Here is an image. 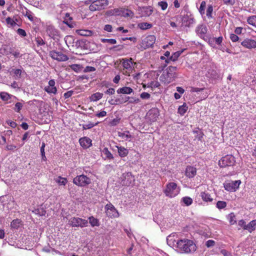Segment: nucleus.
I'll return each instance as SVG.
<instances>
[{
  "label": "nucleus",
  "instance_id": "nucleus-32",
  "mask_svg": "<svg viewBox=\"0 0 256 256\" xmlns=\"http://www.w3.org/2000/svg\"><path fill=\"white\" fill-rule=\"evenodd\" d=\"M247 22L256 28V15H253L248 16L247 18Z\"/></svg>",
  "mask_w": 256,
  "mask_h": 256
},
{
  "label": "nucleus",
  "instance_id": "nucleus-21",
  "mask_svg": "<svg viewBox=\"0 0 256 256\" xmlns=\"http://www.w3.org/2000/svg\"><path fill=\"white\" fill-rule=\"evenodd\" d=\"M184 50H179L174 52L169 58L166 60V63H168L170 60L172 62H175L177 60L178 58L180 56L182 53L184 52Z\"/></svg>",
  "mask_w": 256,
  "mask_h": 256
},
{
  "label": "nucleus",
  "instance_id": "nucleus-36",
  "mask_svg": "<svg viewBox=\"0 0 256 256\" xmlns=\"http://www.w3.org/2000/svg\"><path fill=\"white\" fill-rule=\"evenodd\" d=\"M89 222L91 226L94 227L95 226H99V222L98 219L94 218V216H90L88 218Z\"/></svg>",
  "mask_w": 256,
  "mask_h": 256
},
{
  "label": "nucleus",
  "instance_id": "nucleus-6",
  "mask_svg": "<svg viewBox=\"0 0 256 256\" xmlns=\"http://www.w3.org/2000/svg\"><path fill=\"white\" fill-rule=\"evenodd\" d=\"M235 162L234 156L231 154H228L221 158L218 162V165L221 168H225L234 166Z\"/></svg>",
  "mask_w": 256,
  "mask_h": 256
},
{
  "label": "nucleus",
  "instance_id": "nucleus-1",
  "mask_svg": "<svg viewBox=\"0 0 256 256\" xmlns=\"http://www.w3.org/2000/svg\"><path fill=\"white\" fill-rule=\"evenodd\" d=\"M170 238H171L170 236L167 238L168 244L170 246H176L180 253L192 254L197 249L196 244L191 240L183 238L177 241H172V240H170Z\"/></svg>",
  "mask_w": 256,
  "mask_h": 256
},
{
  "label": "nucleus",
  "instance_id": "nucleus-4",
  "mask_svg": "<svg viewBox=\"0 0 256 256\" xmlns=\"http://www.w3.org/2000/svg\"><path fill=\"white\" fill-rule=\"evenodd\" d=\"M108 4V0H96L91 3L89 6V10L91 12L101 10L104 9Z\"/></svg>",
  "mask_w": 256,
  "mask_h": 256
},
{
  "label": "nucleus",
  "instance_id": "nucleus-38",
  "mask_svg": "<svg viewBox=\"0 0 256 256\" xmlns=\"http://www.w3.org/2000/svg\"><path fill=\"white\" fill-rule=\"evenodd\" d=\"M103 94L100 92H96L92 95L90 100L92 101H97L102 98Z\"/></svg>",
  "mask_w": 256,
  "mask_h": 256
},
{
  "label": "nucleus",
  "instance_id": "nucleus-39",
  "mask_svg": "<svg viewBox=\"0 0 256 256\" xmlns=\"http://www.w3.org/2000/svg\"><path fill=\"white\" fill-rule=\"evenodd\" d=\"M56 181L59 185L61 186H65L68 182L66 178L61 176H58Z\"/></svg>",
  "mask_w": 256,
  "mask_h": 256
},
{
  "label": "nucleus",
  "instance_id": "nucleus-34",
  "mask_svg": "<svg viewBox=\"0 0 256 256\" xmlns=\"http://www.w3.org/2000/svg\"><path fill=\"white\" fill-rule=\"evenodd\" d=\"M137 64L136 62H134L132 58H122V59H120V64Z\"/></svg>",
  "mask_w": 256,
  "mask_h": 256
},
{
  "label": "nucleus",
  "instance_id": "nucleus-23",
  "mask_svg": "<svg viewBox=\"0 0 256 256\" xmlns=\"http://www.w3.org/2000/svg\"><path fill=\"white\" fill-rule=\"evenodd\" d=\"M4 52L6 54H12L15 57H18L20 56V52L18 51H14V49L11 48L10 46H6L4 48Z\"/></svg>",
  "mask_w": 256,
  "mask_h": 256
},
{
  "label": "nucleus",
  "instance_id": "nucleus-44",
  "mask_svg": "<svg viewBox=\"0 0 256 256\" xmlns=\"http://www.w3.org/2000/svg\"><path fill=\"white\" fill-rule=\"evenodd\" d=\"M226 202L224 201L219 200L217 202L216 204V207L219 210L224 208L226 207Z\"/></svg>",
  "mask_w": 256,
  "mask_h": 256
},
{
  "label": "nucleus",
  "instance_id": "nucleus-26",
  "mask_svg": "<svg viewBox=\"0 0 256 256\" xmlns=\"http://www.w3.org/2000/svg\"><path fill=\"white\" fill-rule=\"evenodd\" d=\"M200 196L202 200L206 202H212L213 198L208 192H202L200 193Z\"/></svg>",
  "mask_w": 256,
  "mask_h": 256
},
{
  "label": "nucleus",
  "instance_id": "nucleus-19",
  "mask_svg": "<svg viewBox=\"0 0 256 256\" xmlns=\"http://www.w3.org/2000/svg\"><path fill=\"white\" fill-rule=\"evenodd\" d=\"M156 36L154 35H149L146 38L144 39V42L146 43V47H151L156 42Z\"/></svg>",
  "mask_w": 256,
  "mask_h": 256
},
{
  "label": "nucleus",
  "instance_id": "nucleus-54",
  "mask_svg": "<svg viewBox=\"0 0 256 256\" xmlns=\"http://www.w3.org/2000/svg\"><path fill=\"white\" fill-rule=\"evenodd\" d=\"M36 42L38 46H42L45 44L44 40L40 37L36 38Z\"/></svg>",
  "mask_w": 256,
  "mask_h": 256
},
{
  "label": "nucleus",
  "instance_id": "nucleus-55",
  "mask_svg": "<svg viewBox=\"0 0 256 256\" xmlns=\"http://www.w3.org/2000/svg\"><path fill=\"white\" fill-rule=\"evenodd\" d=\"M158 6H160L162 10H164L168 8V4L166 2L162 1L158 2Z\"/></svg>",
  "mask_w": 256,
  "mask_h": 256
},
{
  "label": "nucleus",
  "instance_id": "nucleus-46",
  "mask_svg": "<svg viewBox=\"0 0 256 256\" xmlns=\"http://www.w3.org/2000/svg\"><path fill=\"white\" fill-rule=\"evenodd\" d=\"M98 124V123L97 122V123L94 124L91 122H88V124H82V128H83V130L90 129V128H93L94 126H95L97 125Z\"/></svg>",
  "mask_w": 256,
  "mask_h": 256
},
{
  "label": "nucleus",
  "instance_id": "nucleus-3",
  "mask_svg": "<svg viewBox=\"0 0 256 256\" xmlns=\"http://www.w3.org/2000/svg\"><path fill=\"white\" fill-rule=\"evenodd\" d=\"M180 192V189L178 187L177 184L175 182H172L166 184L164 192L166 196L174 198L177 196Z\"/></svg>",
  "mask_w": 256,
  "mask_h": 256
},
{
  "label": "nucleus",
  "instance_id": "nucleus-60",
  "mask_svg": "<svg viewBox=\"0 0 256 256\" xmlns=\"http://www.w3.org/2000/svg\"><path fill=\"white\" fill-rule=\"evenodd\" d=\"M17 33L22 36H26V31L22 28H18L17 30Z\"/></svg>",
  "mask_w": 256,
  "mask_h": 256
},
{
  "label": "nucleus",
  "instance_id": "nucleus-13",
  "mask_svg": "<svg viewBox=\"0 0 256 256\" xmlns=\"http://www.w3.org/2000/svg\"><path fill=\"white\" fill-rule=\"evenodd\" d=\"M50 56L52 59L56 60L58 62H64L68 60L67 56L63 54L62 52L52 51L50 52Z\"/></svg>",
  "mask_w": 256,
  "mask_h": 256
},
{
  "label": "nucleus",
  "instance_id": "nucleus-35",
  "mask_svg": "<svg viewBox=\"0 0 256 256\" xmlns=\"http://www.w3.org/2000/svg\"><path fill=\"white\" fill-rule=\"evenodd\" d=\"M181 202L186 206H189L192 204L193 200L192 198L189 196H184L182 198Z\"/></svg>",
  "mask_w": 256,
  "mask_h": 256
},
{
  "label": "nucleus",
  "instance_id": "nucleus-63",
  "mask_svg": "<svg viewBox=\"0 0 256 256\" xmlns=\"http://www.w3.org/2000/svg\"><path fill=\"white\" fill-rule=\"evenodd\" d=\"M104 30L108 32H112V27L110 24H106L104 26Z\"/></svg>",
  "mask_w": 256,
  "mask_h": 256
},
{
  "label": "nucleus",
  "instance_id": "nucleus-49",
  "mask_svg": "<svg viewBox=\"0 0 256 256\" xmlns=\"http://www.w3.org/2000/svg\"><path fill=\"white\" fill-rule=\"evenodd\" d=\"M118 8H114L113 10H108L106 12V14L108 16H118Z\"/></svg>",
  "mask_w": 256,
  "mask_h": 256
},
{
  "label": "nucleus",
  "instance_id": "nucleus-61",
  "mask_svg": "<svg viewBox=\"0 0 256 256\" xmlns=\"http://www.w3.org/2000/svg\"><path fill=\"white\" fill-rule=\"evenodd\" d=\"M140 98L142 99H148L150 98V94L146 92H143L140 94Z\"/></svg>",
  "mask_w": 256,
  "mask_h": 256
},
{
  "label": "nucleus",
  "instance_id": "nucleus-40",
  "mask_svg": "<svg viewBox=\"0 0 256 256\" xmlns=\"http://www.w3.org/2000/svg\"><path fill=\"white\" fill-rule=\"evenodd\" d=\"M118 135L125 140H128L132 138V136L130 134V132L128 131L124 132H119Z\"/></svg>",
  "mask_w": 256,
  "mask_h": 256
},
{
  "label": "nucleus",
  "instance_id": "nucleus-64",
  "mask_svg": "<svg viewBox=\"0 0 256 256\" xmlns=\"http://www.w3.org/2000/svg\"><path fill=\"white\" fill-rule=\"evenodd\" d=\"M214 244L215 242L213 240H208L206 243V245L208 248L214 245Z\"/></svg>",
  "mask_w": 256,
  "mask_h": 256
},
{
  "label": "nucleus",
  "instance_id": "nucleus-17",
  "mask_svg": "<svg viewBox=\"0 0 256 256\" xmlns=\"http://www.w3.org/2000/svg\"><path fill=\"white\" fill-rule=\"evenodd\" d=\"M196 174V169L194 166H188L185 171V175L189 178H194Z\"/></svg>",
  "mask_w": 256,
  "mask_h": 256
},
{
  "label": "nucleus",
  "instance_id": "nucleus-59",
  "mask_svg": "<svg viewBox=\"0 0 256 256\" xmlns=\"http://www.w3.org/2000/svg\"><path fill=\"white\" fill-rule=\"evenodd\" d=\"M238 224L240 226L243 228L244 230H246L247 224H246V222L244 220H239L238 222Z\"/></svg>",
  "mask_w": 256,
  "mask_h": 256
},
{
  "label": "nucleus",
  "instance_id": "nucleus-20",
  "mask_svg": "<svg viewBox=\"0 0 256 256\" xmlns=\"http://www.w3.org/2000/svg\"><path fill=\"white\" fill-rule=\"evenodd\" d=\"M206 26L204 25L198 26L196 30L197 34L201 38L204 37L207 32Z\"/></svg>",
  "mask_w": 256,
  "mask_h": 256
},
{
  "label": "nucleus",
  "instance_id": "nucleus-10",
  "mask_svg": "<svg viewBox=\"0 0 256 256\" xmlns=\"http://www.w3.org/2000/svg\"><path fill=\"white\" fill-rule=\"evenodd\" d=\"M104 209L106 216L109 218H116L120 216L118 211L111 203L107 204Z\"/></svg>",
  "mask_w": 256,
  "mask_h": 256
},
{
  "label": "nucleus",
  "instance_id": "nucleus-24",
  "mask_svg": "<svg viewBox=\"0 0 256 256\" xmlns=\"http://www.w3.org/2000/svg\"><path fill=\"white\" fill-rule=\"evenodd\" d=\"M0 98L4 101H7L8 100L11 99L12 98H13L15 100H18V98L16 96L11 95L6 92H0Z\"/></svg>",
  "mask_w": 256,
  "mask_h": 256
},
{
  "label": "nucleus",
  "instance_id": "nucleus-43",
  "mask_svg": "<svg viewBox=\"0 0 256 256\" xmlns=\"http://www.w3.org/2000/svg\"><path fill=\"white\" fill-rule=\"evenodd\" d=\"M187 110L188 107L186 105L183 104L178 108V113L182 116L186 112Z\"/></svg>",
  "mask_w": 256,
  "mask_h": 256
},
{
  "label": "nucleus",
  "instance_id": "nucleus-41",
  "mask_svg": "<svg viewBox=\"0 0 256 256\" xmlns=\"http://www.w3.org/2000/svg\"><path fill=\"white\" fill-rule=\"evenodd\" d=\"M104 154L106 156V158L108 159L113 158V156L111 152L108 150V148H104L102 150Z\"/></svg>",
  "mask_w": 256,
  "mask_h": 256
},
{
  "label": "nucleus",
  "instance_id": "nucleus-22",
  "mask_svg": "<svg viewBox=\"0 0 256 256\" xmlns=\"http://www.w3.org/2000/svg\"><path fill=\"white\" fill-rule=\"evenodd\" d=\"M183 22L185 23L186 26L189 27L191 24L195 22V20L194 18H190L188 15L184 16L182 19Z\"/></svg>",
  "mask_w": 256,
  "mask_h": 256
},
{
  "label": "nucleus",
  "instance_id": "nucleus-62",
  "mask_svg": "<svg viewBox=\"0 0 256 256\" xmlns=\"http://www.w3.org/2000/svg\"><path fill=\"white\" fill-rule=\"evenodd\" d=\"M73 93V90H69L64 94V96L66 99L68 98L72 95Z\"/></svg>",
  "mask_w": 256,
  "mask_h": 256
},
{
  "label": "nucleus",
  "instance_id": "nucleus-50",
  "mask_svg": "<svg viewBox=\"0 0 256 256\" xmlns=\"http://www.w3.org/2000/svg\"><path fill=\"white\" fill-rule=\"evenodd\" d=\"M23 106V104L22 103L18 102L15 104L14 108V110L15 112H19L21 110Z\"/></svg>",
  "mask_w": 256,
  "mask_h": 256
},
{
  "label": "nucleus",
  "instance_id": "nucleus-9",
  "mask_svg": "<svg viewBox=\"0 0 256 256\" xmlns=\"http://www.w3.org/2000/svg\"><path fill=\"white\" fill-rule=\"evenodd\" d=\"M240 184L241 181L240 180H227L224 183V186L227 191L235 192L238 188Z\"/></svg>",
  "mask_w": 256,
  "mask_h": 256
},
{
  "label": "nucleus",
  "instance_id": "nucleus-5",
  "mask_svg": "<svg viewBox=\"0 0 256 256\" xmlns=\"http://www.w3.org/2000/svg\"><path fill=\"white\" fill-rule=\"evenodd\" d=\"M73 183L77 186L84 187L91 183V180L83 174L77 176L73 180Z\"/></svg>",
  "mask_w": 256,
  "mask_h": 256
},
{
  "label": "nucleus",
  "instance_id": "nucleus-57",
  "mask_svg": "<svg viewBox=\"0 0 256 256\" xmlns=\"http://www.w3.org/2000/svg\"><path fill=\"white\" fill-rule=\"evenodd\" d=\"M120 122V118H116L113 119L112 121L110 122V124L112 126H115L119 124Z\"/></svg>",
  "mask_w": 256,
  "mask_h": 256
},
{
  "label": "nucleus",
  "instance_id": "nucleus-52",
  "mask_svg": "<svg viewBox=\"0 0 256 256\" xmlns=\"http://www.w3.org/2000/svg\"><path fill=\"white\" fill-rule=\"evenodd\" d=\"M6 21L8 24H9L12 26H14L16 24V22L10 17L7 18Z\"/></svg>",
  "mask_w": 256,
  "mask_h": 256
},
{
  "label": "nucleus",
  "instance_id": "nucleus-33",
  "mask_svg": "<svg viewBox=\"0 0 256 256\" xmlns=\"http://www.w3.org/2000/svg\"><path fill=\"white\" fill-rule=\"evenodd\" d=\"M152 25L148 22H141L138 24V27L142 30H146L152 28Z\"/></svg>",
  "mask_w": 256,
  "mask_h": 256
},
{
  "label": "nucleus",
  "instance_id": "nucleus-27",
  "mask_svg": "<svg viewBox=\"0 0 256 256\" xmlns=\"http://www.w3.org/2000/svg\"><path fill=\"white\" fill-rule=\"evenodd\" d=\"M116 148H118V154L120 157H124L128 155V149L122 146H116Z\"/></svg>",
  "mask_w": 256,
  "mask_h": 256
},
{
  "label": "nucleus",
  "instance_id": "nucleus-28",
  "mask_svg": "<svg viewBox=\"0 0 256 256\" xmlns=\"http://www.w3.org/2000/svg\"><path fill=\"white\" fill-rule=\"evenodd\" d=\"M76 32L79 35L86 36H91L93 34L92 31L86 30H78Z\"/></svg>",
  "mask_w": 256,
  "mask_h": 256
},
{
  "label": "nucleus",
  "instance_id": "nucleus-37",
  "mask_svg": "<svg viewBox=\"0 0 256 256\" xmlns=\"http://www.w3.org/2000/svg\"><path fill=\"white\" fill-rule=\"evenodd\" d=\"M47 34L50 36H52L55 35L56 30L53 26H48L46 29Z\"/></svg>",
  "mask_w": 256,
  "mask_h": 256
},
{
  "label": "nucleus",
  "instance_id": "nucleus-47",
  "mask_svg": "<svg viewBox=\"0 0 256 256\" xmlns=\"http://www.w3.org/2000/svg\"><path fill=\"white\" fill-rule=\"evenodd\" d=\"M206 6V2L205 1H202L200 7L199 8V12L202 15L204 14V10Z\"/></svg>",
  "mask_w": 256,
  "mask_h": 256
},
{
  "label": "nucleus",
  "instance_id": "nucleus-48",
  "mask_svg": "<svg viewBox=\"0 0 256 256\" xmlns=\"http://www.w3.org/2000/svg\"><path fill=\"white\" fill-rule=\"evenodd\" d=\"M228 219L230 224H234L236 222V217L233 213L228 216Z\"/></svg>",
  "mask_w": 256,
  "mask_h": 256
},
{
  "label": "nucleus",
  "instance_id": "nucleus-45",
  "mask_svg": "<svg viewBox=\"0 0 256 256\" xmlns=\"http://www.w3.org/2000/svg\"><path fill=\"white\" fill-rule=\"evenodd\" d=\"M20 222V221L18 219L13 220L11 222L10 226L12 228H18L19 226Z\"/></svg>",
  "mask_w": 256,
  "mask_h": 256
},
{
  "label": "nucleus",
  "instance_id": "nucleus-31",
  "mask_svg": "<svg viewBox=\"0 0 256 256\" xmlns=\"http://www.w3.org/2000/svg\"><path fill=\"white\" fill-rule=\"evenodd\" d=\"M130 98L129 96H120L116 98V100L118 104H122L127 102Z\"/></svg>",
  "mask_w": 256,
  "mask_h": 256
},
{
  "label": "nucleus",
  "instance_id": "nucleus-11",
  "mask_svg": "<svg viewBox=\"0 0 256 256\" xmlns=\"http://www.w3.org/2000/svg\"><path fill=\"white\" fill-rule=\"evenodd\" d=\"M121 178L122 184L126 186H130L135 180L134 176L130 172L124 173Z\"/></svg>",
  "mask_w": 256,
  "mask_h": 256
},
{
  "label": "nucleus",
  "instance_id": "nucleus-16",
  "mask_svg": "<svg viewBox=\"0 0 256 256\" xmlns=\"http://www.w3.org/2000/svg\"><path fill=\"white\" fill-rule=\"evenodd\" d=\"M55 81L54 80H50L48 82V86H46L44 90L49 94H56L57 89L55 86Z\"/></svg>",
  "mask_w": 256,
  "mask_h": 256
},
{
  "label": "nucleus",
  "instance_id": "nucleus-42",
  "mask_svg": "<svg viewBox=\"0 0 256 256\" xmlns=\"http://www.w3.org/2000/svg\"><path fill=\"white\" fill-rule=\"evenodd\" d=\"M160 86V84L158 81H152L148 84V87L152 88H158Z\"/></svg>",
  "mask_w": 256,
  "mask_h": 256
},
{
  "label": "nucleus",
  "instance_id": "nucleus-12",
  "mask_svg": "<svg viewBox=\"0 0 256 256\" xmlns=\"http://www.w3.org/2000/svg\"><path fill=\"white\" fill-rule=\"evenodd\" d=\"M241 45L248 50L255 49L256 48V40L250 38H246L241 42Z\"/></svg>",
  "mask_w": 256,
  "mask_h": 256
},
{
  "label": "nucleus",
  "instance_id": "nucleus-18",
  "mask_svg": "<svg viewBox=\"0 0 256 256\" xmlns=\"http://www.w3.org/2000/svg\"><path fill=\"white\" fill-rule=\"evenodd\" d=\"M80 146L84 148H88L92 145V140L88 137L80 138L79 140Z\"/></svg>",
  "mask_w": 256,
  "mask_h": 256
},
{
  "label": "nucleus",
  "instance_id": "nucleus-8",
  "mask_svg": "<svg viewBox=\"0 0 256 256\" xmlns=\"http://www.w3.org/2000/svg\"><path fill=\"white\" fill-rule=\"evenodd\" d=\"M160 116L159 110L158 108H152L150 110L146 116V118L148 122L152 123L157 120Z\"/></svg>",
  "mask_w": 256,
  "mask_h": 256
},
{
  "label": "nucleus",
  "instance_id": "nucleus-51",
  "mask_svg": "<svg viewBox=\"0 0 256 256\" xmlns=\"http://www.w3.org/2000/svg\"><path fill=\"white\" fill-rule=\"evenodd\" d=\"M213 12V7L212 5L208 6L206 10V14L208 18H212V14Z\"/></svg>",
  "mask_w": 256,
  "mask_h": 256
},
{
  "label": "nucleus",
  "instance_id": "nucleus-29",
  "mask_svg": "<svg viewBox=\"0 0 256 256\" xmlns=\"http://www.w3.org/2000/svg\"><path fill=\"white\" fill-rule=\"evenodd\" d=\"M256 228V220H252L250 222L247 224L246 230H248L249 232H252Z\"/></svg>",
  "mask_w": 256,
  "mask_h": 256
},
{
  "label": "nucleus",
  "instance_id": "nucleus-30",
  "mask_svg": "<svg viewBox=\"0 0 256 256\" xmlns=\"http://www.w3.org/2000/svg\"><path fill=\"white\" fill-rule=\"evenodd\" d=\"M32 212L39 216H44L46 214V211L42 207L35 208Z\"/></svg>",
  "mask_w": 256,
  "mask_h": 256
},
{
  "label": "nucleus",
  "instance_id": "nucleus-7",
  "mask_svg": "<svg viewBox=\"0 0 256 256\" xmlns=\"http://www.w3.org/2000/svg\"><path fill=\"white\" fill-rule=\"evenodd\" d=\"M68 224L72 227L84 228L88 226V222L85 219L72 217L68 220Z\"/></svg>",
  "mask_w": 256,
  "mask_h": 256
},
{
  "label": "nucleus",
  "instance_id": "nucleus-56",
  "mask_svg": "<svg viewBox=\"0 0 256 256\" xmlns=\"http://www.w3.org/2000/svg\"><path fill=\"white\" fill-rule=\"evenodd\" d=\"M230 38L232 42H236L238 40L239 38L236 34H231Z\"/></svg>",
  "mask_w": 256,
  "mask_h": 256
},
{
  "label": "nucleus",
  "instance_id": "nucleus-25",
  "mask_svg": "<svg viewBox=\"0 0 256 256\" xmlns=\"http://www.w3.org/2000/svg\"><path fill=\"white\" fill-rule=\"evenodd\" d=\"M132 92L133 90L132 88L128 86L120 88L116 90L117 93L118 94H130Z\"/></svg>",
  "mask_w": 256,
  "mask_h": 256
},
{
  "label": "nucleus",
  "instance_id": "nucleus-58",
  "mask_svg": "<svg viewBox=\"0 0 256 256\" xmlns=\"http://www.w3.org/2000/svg\"><path fill=\"white\" fill-rule=\"evenodd\" d=\"M220 254H222L223 256H232L230 252L224 249L220 250Z\"/></svg>",
  "mask_w": 256,
  "mask_h": 256
},
{
  "label": "nucleus",
  "instance_id": "nucleus-14",
  "mask_svg": "<svg viewBox=\"0 0 256 256\" xmlns=\"http://www.w3.org/2000/svg\"><path fill=\"white\" fill-rule=\"evenodd\" d=\"M118 16L124 18H132L134 15V12L131 10L123 8H118Z\"/></svg>",
  "mask_w": 256,
  "mask_h": 256
},
{
  "label": "nucleus",
  "instance_id": "nucleus-53",
  "mask_svg": "<svg viewBox=\"0 0 256 256\" xmlns=\"http://www.w3.org/2000/svg\"><path fill=\"white\" fill-rule=\"evenodd\" d=\"M102 42H108L112 44H115L116 43V40L114 38H110V39L102 38Z\"/></svg>",
  "mask_w": 256,
  "mask_h": 256
},
{
  "label": "nucleus",
  "instance_id": "nucleus-15",
  "mask_svg": "<svg viewBox=\"0 0 256 256\" xmlns=\"http://www.w3.org/2000/svg\"><path fill=\"white\" fill-rule=\"evenodd\" d=\"M10 72L16 80L24 78L26 75V72L22 68L12 69Z\"/></svg>",
  "mask_w": 256,
  "mask_h": 256
},
{
  "label": "nucleus",
  "instance_id": "nucleus-2",
  "mask_svg": "<svg viewBox=\"0 0 256 256\" xmlns=\"http://www.w3.org/2000/svg\"><path fill=\"white\" fill-rule=\"evenodd\" d=\"M167 65H164L158 68V70H154V72L156 73L157 76L160 74V73L162 71V74L160 78L161 82L165 84H168L172 82L175 74L176 67L170 66L164 69Z\"/></svg>",
  "mask_w": 256,
  "mask_h": 256
}]
</instances>
